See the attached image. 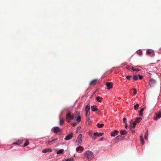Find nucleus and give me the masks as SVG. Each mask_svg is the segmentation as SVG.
Here are the masks:
<instances>
[{
    "label": "nucleus",
    "instance_id": "obj_19",
    "mask_svg": "<svg viewBox=\"0 0 161 161\" xmlns=\"http://www.w3.org/2000/svg\"><path fill=\"white\" fill-rule=\"evenodd\" d=\"M142 118L141 117H140L139 118H136V119L135 122L136 123H138L140 122V121L142 120Z\"/></svg>",
    "mask_w": 161,
    "mask_h": 161
},
{
    "label": "nucleus",
    "instance_id": "obj_35",
    "mask_svg": "<svg viewBox=\"0 0 161 161\" xmlns=\"http://www.w3.org/2000/svg\"><path fill=\"white\" fill-rule=\"evenodd\" d=\"M64 122V119H60L59 124L60 125H62V123Z\"/></svg>",
    "mask_w": 161,
    "mask_h": 161
},
{
    "label": "nucleus",
    "instance_id": "obj_40",
    "mask_svg": "<svg viewBox=\"0 0 161 161\" xmlns=\"http://www.w3.org/2000/svg\"><path fill=\"white\" fill-rule=\"evenodd\" d=\"M138 79H142L143 77L141 75L138 74Z\"/></svg>",
    "mask_w": 161,
    "mask_h": 161
},
{
    "label": "nucleus",
    "instance_id": "obj_32",
    "mask_svg": "<svg viewBox=\"0 0 161 161\" xmlns=\"http://www.w3.org/2000/svg\"><path fill=\"white\" fill-rule=\"evenodd\" d=\"M138 75H134L133 77V78L134 80H137L138 79Z\"/></svg>",
    "mask_w": 161,
    "mask_h": 161
},
{
    "label": "nucleus",
    "instance_id": "obj_42",
    "mask_svg": "<svg viewBox=\"0 0 161 161\" xmlns=\"http://www.w3.org/2000/svg\"><path fill=\"white\" fill-rule=\"evenodd\" d=\"M76 123H74L72 124V125L73 126H75L76 125Z\"/></svg>",
    "mask_w": 161,
    "mask_h": 161
},
{
    "label": "nucleus",
    "instance_id": "obj_2",
    "mask_svg": "<svg viewBox=\"0 0 161 161\" xmlns=\"http://www.w3.org/2000/svg\"><path fill=\"white\" fill-rule=\"evenodd\" d=\"M84 155L85 158H87L88 159H92L93 156V153L90 151L87 150L84 153Z\"/></svg>",
    "mask_w": 161,
    "mask_h": 161
},
{
    "label": "nucleus",
    "instance_id": "obj_14",
    "mask_svg": "<svg viewBox=\"0 0 161 161\" xmlns=\"http://www.w3.org/2000/svg\"><path fill=\"white\" fill-rule=\"evenodd\" d=\"M57 140V138L53 139L51 141H48L47 142V143L48 144H52L53 143H54V142Z\"/></svg>",
    "mask_w": 161,
    "mask_h": 161
},
{
    "label": "nucleus",
    "instance_id": "obj_36",
    "mask_svg": "<svg viewBox=\"0 0 161 161\" xmlns=\"http://www.w3.org/2000/svg\"><path fill=\"white\" fill-rule=\"evenodd\" d=\"M131 77V75H128L126 76V78L128 80L130 79V78Z\"/></svg>",
    "mask_w": 161,
    "mask_h": 161
},
{
    "label": "nucleus",
    "instance_id": "obj_17",
    "mask_svg": "<svg viewBox=\"0 0 161 161\" xmlns=\"http://www.w3.org/2000/svg\"><path fill=\"white\" fill-rule=\"evenodd\" d=\"M121 135H125L127 134V132L125 130H121L119 132Z\"/></svg>",
    "mask_w": 161,
    "mask_h": 161
},
{
    "label": "nucleus",
    "instance_id": "obj_30",
    "mask_svg": "<svg viewBox=\"0 0 161 161\" xmlns=\"http://www.w3.org/2000/svg\"><path fill=\"white\" fill-rule=\"evenodd\" d=\"M73 158H68L63 160L62 161H73Z\"/></svg>",
    "mask_w": 161,
    "mask_h": 161
},
{
    "label": "nucleus",
    "instance_id": "obj_34",
    "mask_svg": "<svg viewBox=\"0 0 161 161\" xmlns=\"http://www.w3.org/2000/svg\"><path fill=\"white\" fill-rule=\"evenodd\" d=\"M29 142L28 141H25V143H24V147H26V146H27V145H28L29 144Z\"/></svg>",
    "mask_w": 161,
    "mask_h": 161
},
{
    "label": "nucleus",
    "instance_id": "obj_33",
    "mask_svg": "<svg viewBox=\"0 0 161 161\" xmlns=\"http://www.w3.org/2000/svg\"><path fill=\"white\" fill-rule=\"evenodd\" d=\"M97 80V79H94V80H92V81H91L90 83H89V85H92V84H93L94 82H96Z\"/></svg>",
    "mask_w": 161,
    "mask_h": 161
},
{
    "label": "nucleus",
    "instance_id": "obj_37",
    "mask_svg": "<svg viewBox=\"0 0 161 161\" xmlns=\"http://www.w3.org/2000/svg\"><path fill=\"white\" fill-rule=\"evenodd\" d=\"M133 92H134V95H135L137 93V91L136 89H133Z\"/></svg>",
    "mask_w": 161,
    "mask_h": 161
},
{
    "label": "nucleus",
    "instance_id": "obj_21",
    "mask_svg": "<svg viewBox=\"0 0 161 161\" xmlns=\"http://www.w3.org/2000/svg\"><path fill=\"white\" fill-rule=\"evenodd\" d=\"M157 116L158 119L161 118V109L159 111L158 113L157 114Z\"/></svg>",
    "mask_w": 161,
    "mask_h": 161
},
{
    "label": "nucleus",
    "instance_id": "obj_9",
    "mask_svg": "<svg viewBox=\"0 0 161 161\" xmlns=\"http://www.w3.org/2000/svg\"><path fill=\"white\" fill-rule=\"evenodd\" d=\"M73 133H71L67 135L66 136L64 139L66 141H68V140H70L73 137Z\"/></svg>",
    "mask_w": 161,
    "mask_h": 161
},
{
    "label": "nucleus",
    "instance_id": "obj_29",
    "mask_svg": "<svg viewBox=\"0 0 161 161\" xmlns=\"http://www.w3.org/2000/svg\"><path fill=\"white\" fill-rule=\"evenodd\" d=\"M104 125V124H100L99 123H98L97 124V127L99 128H102Z\"/></svg>",
    "mask_w": 161,
    "mask_h": 161
},
{
    "label": "nucleus",
    "instance_id": "obj_7",
    "mask_svg": "<svg viewBox=\"0 0 161 161\" xmlns=\"http://www.w3.org/2000/svg\"><path fill=\"white\" fill-rule=\"evenodd\" d=\"M60 129L58 126H55L53 127L51 129V130L53 131L54 133H57L60 131Z\"/></svg>",
    "mask_w": 161,
    "mask_h": 161
},
{
    "label": "nucleus",
    "instance_id": "obj_18",
    "mask_svg": "<svg viewBox=\"0 0 161 161\" xmlns=\"http://www.w3.org/2000/svg\"><path fill=\"white\" fill-rule=\"evenodd\" d=\"M86 112L90 111V105L89 104H87L85 107V109Z\"/></svg>",
    "mask_w": 161,
    "mask_h": 161
},
{
    "label": "nucleus",
    "instance_id": "obj_12",
    "mask_svg": "<svg viewBox=\"0 0 161 161\" xmlns=\"http://www.w3.org/2000/svg\"><path fill=\"white\" fill-rule=\"evenodd\" d=\"M52 150L50 148H46L44 149L42 151V152L44 153H46L47 152H51Z\"/></svg>",
    "mask_w": 161,
    "mask_h": 161
},
{
    "label": "nucleus",
    "instance_id": "obj_20",
    "mask_svg": "<svg viewBox=\"0 0 161 161\" xmlns=\"http://www.w3.org/2000/svg\"><path fill=\"white\" fill-rule=\"evenodd\" d=\"M136 53L139 56H141L142 54V51L140 49L137 51Z\"/></svg>",
    "mask_w": 161,
    "mask_h": 161
},
{
    "label": "nucleus",
    "instance_id": "obj_31",
    "mask_svg": "<svg viewBox=\"0 0 161 161\" xmlns=\"http://www.w3.org/2000/svg\"><path fill=\"white\" fill-rule=\"evenodd\" d=\"M132 69L134 71H140L141 70V69H140L137 68V69H135L133 67H132Z\"/></svg>",
    "mask_w": 161,
    "mask_h": 161
},
{
    "label": "nucleus",
    "instance_id": "obj_44",
    "mask_svg": "<svg viewBox=\"0 0 161 161\" xmlns=\"http://www.w3.org/2000/svg\"><path fill=\"white\" fill-rule=\"evenodd\" d=\"M132 121V120H131L130 121V124L131 125V121Z\"/></svg>",
    "mask_w": 161,
    "mask_h": 161
},
{
    "label": "nucleus",
    "instance_id": "obj_27",
    "mask_svg": "<svg viewBox=\"0 0 161 161\" xmlns=\"http://www.w3.org/2000/svg\"><path fill=\"white\" fill-rule=\"evenodd\" d=\"M64 151V150L63 149H60L57 152V153L58 154L62 153Z\"/></svg>",
    "mask_w": 161,
    "mask_h": 161
},
{
    "label": "nucleus",
    "instance_id": "obj_5",
    "mask_svg": "<svg viewBox=\"0 0 161 161\" xmlns=\"http://www.w3.org/2000/svg\"><path fill=\"white\" fill-rule=\"evenodd\" d=\"M156 83V80L153 78H151L149 81V85L151 87H153Z\"/></svg>",
    "mask_w": 161,
    "mask_h": 161
},
{
    "label": "nucleus",
    "instance_id": "obj_11",
    "mask_svg": "<svg viewBox=\"0 0 161 161\" xmlns=\"http://www.w3.org/2000/svg\"><path fill=\"white\" fill-rule=\"evenodd\" d=\"M119 131L117 130H114L113 132H112L111 134V136L113 137H114L118 134Z\"/></svg>",
    "mask_w": 161,
    "mask_h": 161
},
{
    "label": "nucleus",
    "instance_id": "obj_4",
    "mask_svg": "<svg viewBox=\"0 0 161 161\" xmlns=\"http://www.w3.org/2000/svg\"><path fill=\"white\" fill-rule=\"evenodd\" d=\"M82 140V135L81 134H80L78 136L76 143H78V144H80L81 143Z\"/></svg>",
    "mask_w": 161,
    "mask_h": 161
},
{
    "label": "nucleus",
    "instance_id": "obj_38",
    "mask_svg": "<svg viewBox=\"0 0 161 161\" xmlns=\"http://www.w3.org/2000/svg\"><path fill=\"white\" fill-rule=\"evenodd\" d=\"M123 121L125 124H126V119L125 118H124L123 119Z\"/></svg>",
    "mask_w": 161,
    "mask_h": 161
},
{
    "label": "nucleus",
    "instance_id": "obj_26",
    "mask_svg": "<svg viewBox=\"0 0 161 161\" xmlns=\"http://www.w3.org/2000/svg\"><path fill=\"white\" fill-rule=\"evenodd\" d=\"M96 99L97 101L99 102H102V98L101 97H100L99 96L97 97H96Z\"/></svg>",
    "mask_w": 161,
    "mask_h": 161
},
{
    "label": "nucleus",
    "instance_id": "obj_45",
    "mask_svg": "<svg viewBox=\"0 0 161 161\" xmlns=\"http://www.w3.org/2000/svg\"><path fill=\"white\" fill-rule=\"evenodd\" d=\"M159 50L161 51V47L160 48Z\"/></svg>",
    "mask_w": 161,
    "mask_h": 161
},
{
    "label": "nucleus",
    "instance_id": "obj_23",
    "mask_svg": "<svg viewBox=\"0 0 161 161\" xmlns=\"http://www.w3.org/2000/svg\"><path fill=\"white\" fill-rule=\"evenodd\" d=\"M136 122H134L132 124V125L129 127V129L130 130L131 129V128H134L135 127L136 125Z\"/></svg>",
    "mask_w": 161,
    "mask_h": 161
},
{
    "label": "nucleus",
    "instance_id": "obj_46",
    "mask_svg": "<svg viewBox=\"0 0 161 161\" xmlns=\"http://www.w3.org/2000/svg\"><path fill=\"white\" fill-rule=\"evenodd\" d=\"M160 90H161V86H160Z\"/></svg>",
    "mask_w": 161,
    "mask_h": 161
},
{
    "label": "nucleus",
    "instance_id": "obj_48",
    "mask_svg": "<svg viewBox=\"0 0 161 161\" xmlns=\"http://www.w3.org/2000/svg\"><path fill=\"white\" fill-rule=\"evenodd\" d=\"M101 141H102V140H102V138H101Z\"/></svg>",
    "mask_w": 161,
    "mask_h": 161
},
{
    "label": "nucleus",
    "instance_id": "obj_41",
    "mask_svg": "<svg viewBox=\"0 0 161 161\" xmlns=\"http://www.w3.org/2000/svg\"><path fill=\"white\" fill-rule=\"evenodd\" d=\"M126 68L127 69H130V66L129 65H127Z\"/></svg>",
    "mask_w": 161,
    "mask_h": 161
},
{
    "label": "nucleus",
    "instance_id": "obj_8",
    "mask_svg": "<svg viewBox=\"0 0 161 161\" xmlns=\"http://www.w3.org/2000/svg\"><path fill=\"white\" fill-rule=\"evenodd\" d=\"M72 115H71L70 113H67L66 115V119L68 123L70 122V120H71Z\"/></svg>",
    "mask_w": 161,
    "mask_h": 161
},
{
    "label": "nucleus",
    "instance_id": "obj_3",
    "mask_svg": "<svg viewBox=\"0 0 161 161\" xmlns=\"http://www.w3.org/2000/svg\"><path fill=\"white\" fill-rule=\"evenodd\" d=\"M103 133H100L98 132H95L92 134L90 133L89 135L91 136L93 139H95L97 138V136L98 137L102 136L103 135Z\"/></svg>",
    "mask_w": 161,
    "mask_h": 161
},
{
    "label": "nucleus",
    "instance_id": "obj_13",
    "mask_svg": "<svg viewBox=\"0 0 161 161\" xmlns=\"http://www.w3.org/2000/svg\"><path fill=\"white\" fill-rule=\"evenodd\" d=\"M91 110L93 112L97 111V108L96 107V106L93 105L91 107Z\"/></svg>",
    "mask_w": 161,
    "mask_h": 161
},
{
    "label": "nucleus",
    "instance_id": "obj_24",
    "mask_svg": "<svg viewBox=\"0 0 161 161\" xmlns=\"http://www.w3.org/2000/svg\"><path fill=\"white\" fill-rule=\"evenodd\" d=\"M140 141L142 144L143 145L144 143V139L142 136H140Z\"/></svg>",
    "mask_w": 161,
    "mask_h": 161
},
{
    "label": "nucleus",
    "instance_id": "obj_28",
    "mask_svg": "<svg viewBox=\"0 0 161 161\" xmlns=\"http://www.w3.org/2000/svg\"><path fill=\"white\" fill-rule=\"evenodd\" d=\"M139 106L138 103H136V105H134V108L135 110H136L138 109Z\"/></svg>",
    "mask_w": 161,
    "mask_h": 161
},
{
    "label": "nucleus",
    "instance_id": "obj_47",
    "mask_svg": "<svg viewBox=\"0 0 161 161\" xmlns=\"http://www.w3.org/2000/svg\"><path fill=\"white\" fill-rule=\"evenodd\" d=\"M119 137V136H116V138H117V137Z\"/></svg>",
    "mask_w": 161,
    "mask_h": 161
},
{
    "label": "nucleus",
    "instance_id": "obj_10",
    "mask_svg": "<svg viewBox=\"0 0 161 161\" xmlns=\"http://www.w3.org/2000/svg\"><path fill=\"white\" fill-rule=\"evenodd\" d=\"M106 86L107 87L108 89H110L112 87L113 84L111 82H108L106 83Z\"/></svg>",
    "mask_w": 161,
    "mask_h": 161
},
{
    "label": "nucleus",
    "instance_id": "obj_22",
    "mask_svg": "<svg viewBox=\"0 0 161 161\" xmlns=\"http://www.w3.org/2000/svg\"><path fill=\"white\" fill-rule=\"evenodd\" d=\"M80 150L82 151H83V147L81 146H79L78 147H77L76 149V150L77 151H79Z\"/></svg>",
    "mask_w": 161,
    "mask_h": 161
},
{
    "label": "nucleus",
    "instance_id": "obj_15",
    "mask_svg": "<svg viewBox=\"0 0 161 161\" xmlns=\"http://www.w3.org/2000/svg\"><path fill=\"white\" fill-rule=\"evenodd\" d=\"M23 142V141L21 140L18 141H17L16 142H14L13 143V145H17L18 146L21 143H22Z\"/></svg>",
    "mask_w": 161,
    "mask_h": 161
},
{
    "label": "nucleus",
    "instance_id": "obj_6",
    "mask_svg": "<svg viewBox=\"0 0 161 161\" xmlns=\"http://www.w3.org/2000/svg\"><path fill=\"white\" fill-rule=\"evenodd\" d=\"M146 53L148 55H150L152 57H154L155 56V53L153 50L148 49L146 51Z\"/></svg>",
    "mask_w": 161,
    "mask_h": 161
},
{
    "label": "nucleus",
    "instance_id": "obj_25",
    "mask_svg": "<svg viewBox=\"0 0 161 161\" xmlns=\"http://www.w3.org/2000/svg\"><path fill=\"white\" fill-rule=\"evenodd\" d=\"M144 110V108H142L140 111H139V115L140 116H142L143 114V112Z\"/></svg>",
    "mask_w": 161,
    "mask_h": 161
},
{
    "label": "nucleus",
    "instance_id": "obj_43",
    "mask_svg": "<svg viewBox=\"0 0 161 161\" xmlns=\"http://www.w3.org/2000/svg\"><path fill=\"white\" fill-rule=\"evenodd\" d=\"M125 128H127V125L126 124L125 126Z\"/></svg>",
    "mask_w": 161,
    "mask_h": 161
},
{
    "label": "nucleus",
    "instance_id": "obj_39",
    "mask_svg": "<svg viewBox=\"0 0 161 161\" xmlns=\"http://www.w3.org/2000/svg\"><path fill=\"white\" fill-rule=\"evenodd\" d=\"M90 115V112L89 111H86V116H88Z\"/></svg>",
    "mask_w": 161,
    "mask_h": 161
},
{
    "label": "nucleus",
    "instance_id": "obj_16",
    "mask_svg": "<svg viewBox=\"0 0 161 161\" xmlns=\"http://www.w3.org/2000/svg\"><path fill=\"white\" fill-rule=\"evenodd\" d=\"M148 136V130H147L146 131V133H145V135L144 139L145 140H147Z\"/></svg>",
    "mask_w": 161,
    "mask_h": 161
},
{
    "label": "nucleus",
    "instance_id": "obj_1",
    "mask_svg": "<svg viewBox=\"0 0 161 161\" xmlns=\"http://www.w3.org/2000/svg\"><path fill=\"white\" fill-rule=\"evenodd\" d=\"M72 120H75L78 123H79L81 120L80 113L78 111H75L72 114Z\"/></svg>",
    "mask_w": 161,
    "mask_h": 161
}]
</instances>
